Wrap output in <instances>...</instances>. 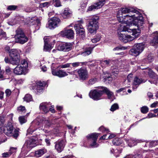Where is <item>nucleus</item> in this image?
<instances>
[{
	"label": "nucleus",
	"instance_id": "nucleus-34",
	"mask_svg": "<svg viewBox=\"0 0 158 158\" xmlns=\"http://www.w3.org/2000/svg\"><path fill=\"white\" fill-rule=\"evenodd\" d=\"M155 33H156L157 35L155 36L153 40L150 43L151 44L152 46H154L156 43H158V32L156 31L155 33H154V34Z\"/></svg>",
	"mask_w": 158,
	"mask_h": 158
},
{
	"label": "nucleus",
	"instance_id": "nucleus-9",
	"mask_svg": "<svg viewBox=\"0 0 158 158\" xmlns=\"http://www.w3.org/2000/svg\"><path fill=\"white\" fill-rule=\"evenodd\" d=\"M141 69H145V70L144 71V72L145 73H148L149 76L154 80H149L148 81L150 82L151 84H156L157 83V81L158 79V77L157 75L155 74V73L153 72L151 70L148 68H142Z\"/></svg>",
	"mask_w": 158,
	"mask_h": 158
},
{
	"label": "nucleus",
	"instance_id": "nucleus-56",
	"mask_svg": "<svg viewBox=\"0 0 158 158\" xmlns=\"http://www.w3.org/2000/svg\"><path fill=\"white\" fill-rule=\"evenodd\" d=\"M99 130L101 131L102 132H104L105 131H106V132H108L109 131V130L106 128H105L103 126H101L99 129Z\"/></svg>",
	"mask_w": 158,
	"mask_h": 158
},
{
	"label": "nucleus",
	"instance_id": "nucleus-5",
	"mask_svg": "<svg viewBox=\"0 0 158 158\" xmlns=\"http://www.w3.org/2000/svg\"><path fill=\"white\" fill-rule=\"evenodd\" d=\"M144 48V44L142 43L135 44L130 50L129 53L132 55L137 56L143 51Z\"/></svg>",
	"mask_w": 158,
	"mask_h": 158
},
{
	"label": "nucleus",
	"instance_id": "nucleus-51",
	"mask_svg": "<svg viewBox=\"0 0 158 158\" xmlns=\"http://www.w3.org/2000/svg\"><path fill=\"white\" fill-rule=\"evenodd\" d=\"M100 39V36H95L94 38L91 40L92 42L93 43H96L99 41Z\"/></svg>",
	"mask_w": 158,
	"mask_h": 158
},
{
	"label": "nucleus",
	"instance_id": "nucleus-7",
	"mask_svg": "<svg viewBox=\"0 0 158 158\" xmlns=\"http://www.w3.org/2000/svg\"><path fill=\"white\" fill-rule=\"evenodd\" d=\"M15 37L18 40V42L21 44H23L28 40L26 36L22 29L20 28L18 29L16 31Z\"/></svg>",
	"mask_w": 158,
	"mask_h": 158
},
{
	"label": "nucleus",
	"instance_id": "nucleus-17",
	"mask_svg": "<svg viewBox=\"0 0 158 158\" xmlns=\"http://www.w3.org/2000/svg\"><path fill=\"white\" fill-rule=\"evenodd\" d=\"M52 74L55 76L58 77H62L68 75L66 72L62 70L59 69H54L52 68Z\"/></svg>",
	"mask_w": 158,
	"mask_h": 158
},
{
	"label": "nucleus",
	"instance_id": "nucleus-52",
	"mask_svg": "<svg viewBox=\"0 0 158 158\" xmlns=\"http://www.w3.org/2000/svg\"><path fill=\"white\" fill-rule=\"evenodd\" d=\"M147 59L149 62H152L153 60V55L152 53L149 54L147 56Z\"/></svg>",
	"mask_w": 158,
	"mask_h": 158
},
{
	"label": "nucleus",
	"instance_id": "nucleus-59",
	"mask_svg": "<svg viewBox=\"0 0 158 158\" xmlns=\"http://www.w3.org/2000/svg\"><path fill=\"white\" fill-rule=\"evenodd\" d=\"M5 93L6 97H9L11 94V91L9 89H7L5 91Z\"/></svg>",
	"mask_w": 158,
	"mask_h": 158
},
{
	"label": "nucleus",
	"instance_id": "nucleus-55",
	"mask_svg": "<svg viewBox=\"0 0 158 158\" xmlns=\"http://www.w3.org/2000/svg\"><path fill=\"white\" fill-rule=\"evenodd\" d=\"M82 64L83 63L82 62H76L73 63L71 64H72V66L74 67H77L79 66L80 64L82 65Z\"/></svg>",
	"mask_w": 158,
	"mask_h": 158
},
{
	"label": "nucleus",
	"instance_id": "nucleus-37",
	"mask_svg": "<svg viewBox=\"0 0 158 158\" xmlns=\"http://www.w3.org/2000/svg\"><path fill=\"white\" fill-rule=\"evenodd\" d=\"M24 101H26L27 102H29L31 101L32 100V98L31 96L28 94H26L23 98Z\"/></svg>",
	"mask_w": 158,
	"mask_h": 158
},
{
	"label": "nucleus",
	"instance_id": "nucleus-61",
	"mask_svg": "<svg viewBox=\"0 0 158 158\" xmlns=\"http://www.w3.org/2000/svg\"><path fill=\"white\" fill-rule=\"evenodd\" d=\"M52 113H53L55 112V110L54 109V106H50L49 108V110Z\"/></svg>",
	"mask_w": 158,
	"mask_h": 158
},
{
	"label": "nucleus",
	"instance_id": "nucleus-41",
	"mask_svg": "<svg viewBox=\"0 0 158 158\" xmlns=\"http://www.w3.org/2000/svg\"><path fill=\"white\" fill-rule=\"evenodd\" d=\"M97 81V79L96 78H91L89 81L87 85L88 86L94 84Z\"/></svg>",
	"mask_w": 158,
	"mask_h": 158
},
{
	"label": "nucleus",
	"instance_id": "nucleus-64",
	"mask_svg": "<svg viewBox=\"0 0 158 158\" xmlns=\"http://www.w3.org/2000/svg\"><path fill=\"white\" fill-rule=\"evenodd\" d=\"M158 104V102H156L152 104L151 105V107L152 108L155 107Z\"/></svg>",
	"mask_w": 158,
	"mask_h": 158
},
{
	"label": "nucleus",
	"instance_id": "nucleus-10",
	"mask_svg": "<svg viewBox=\"0 0 158 158\" xmlns=\"http://www.w3.org/2000/svg\"><path fill=\"white\" fill-rule=\"evenodd\" d=\"M77 36L83 39L85 38V31L83 26L80 24H76L74 26Z\"/></svg>",
	"mask_w": 158,
	"mask_h": 158
},
{
	"label": "nucleus",
	"instance_id": "nucleus-25",
	"mask_svg": "<svg viewBox=\"0 0 158 158\" xmlns=\"http://www.w3.org/2000/svg\"><path fill=\"white\" fill-rule=\"evenodd\" d=\"M114 66H112L111 69L112 70V73L111 75V77H108L106 78L108 81H112V79H115L116 78V77L118 73V71L117 69H113Z\"/></svg>",
	"mask_w": 158,
	"mask_h": 158
},
{
	"label": "nucleus",
	"instance_id": "nucleus-13",
	"mask_svg": "<svg viewBox=\"0 0 158 158\" xmlns=\"http://www.w3.org/2000/svg\"><path fill=\"white\" fill-rule=\"evenodd\" d=\"M60 22V20L56 17H53L49 20L46 27L52 29L57 27Z\"/></svg>",
	"mask_w": 158,
	"mask_h": 158
},
{
	"label": "nucleus",
	"instance_id": "nucleus-45",
	"mask_svg": "<svg viewBox=\"0 0 158 158\" xmlns=\"http://www.w3.org/2000/svg\"><path fill=\"white\" fill-rule=\"evenodd\" d=\"M98 9L95 3L93 5H91L89 6L87 10V11H92L96 9Z\"/></svg>",
	"mask_w": 158,
	"mask_h": 158
},
{
	"label": "nucleus",
	"instance_id": "nucleus-15",
	"mask_svg": "<svg viewBox=\"0 0 158 158\" xmlns=\"http://www.w3.org/2000/svg\"><path fill=\"white\" fill-rule=\"evenodd\" d=\"M99 134L98 133H94L89 134L87 136V137L88 139H92V142L90 145L91 147L94 148L98 147V145L96 143V141Z\"/></svg>",
	"mask_w": 158,
	"mask_h": 158
},
{
	"label": "nucleus",
	"instance_id": "nucleus-35",
	"mask_svg": "<svg viewBox=\"0 0 158 158\" xmlns=\"http://www.w3.org/2000/svg\"><path fill=\"white\" fill-rule=\"evenodd\" d=\"M117 19L118 21L122 23V24H124V16L122 14L119 13L118 12L117 13Z\"/></svg>",
	"mask_w": 158,
	"mask_h": 158
},
{
	"label": "nucleus",
	"instance_id": "nucleus-60",
	"mask_svg": "<svg viewBox=\"0 0 158 158\" xmlns=\"http://www.w3.org/2000/svg\"><path fill=\"white\" fill-rule=\"evenodd\" d=\"M132 158H142L141 155L136 154L134 155H132Z\"/></svg>",
	"mask_w": 158,
	"mask_h": 158
},
{
	"label": "nucleus",
	"instance_id": "nucleus-22",
	"mask_svg": "<svg viewBox=\"0 0 158 158\" xmlns=\"http://www.w3.org/2000/svg\"><path fill=\"white\" fill-rule=\"evenodd\" d=\"M35 146V141L32 139H29L27 140L23 145V147L30 149Z\"/></svg>",
	"mask_w": 158,
	"mask_h": 158
},
{
	"label": "nucleus",
	"instance_id": "nucleus-62",
	"mask_svg": "<svg viewBox=\"0 0 158 158\" xmlns=\"http://www.w3.org/2000/svg\"><path fill=\"white\" fill-rule=\"evenodd\" d=\"M4 60L6 63H10L11 64V63L10 62V59H9L8 57H5L4 59Z\"/></svg>",
	"mask_w": 158,
	"mask_h": 158
},
{
	"label": "nucleus",
	"instance_id": "nucleus-46",
	"mask_svg": "<svg viewBox=\"0 0 158 158\" xmlns=\"http://www.w3.org/2000/svg\"><path fill=\"white\" fill-rule=\"evenodd\" d=\"M51 4L50 2H46L44 3H41L40 4L39 7L40 8L45 7H48Z\"/></svg>",
	"mask_w": 158,
	"mask_h": 158
},
{
	"label": "nucleus",
	"instance_id": "nucleus-36",
	"mask_svg": "<svg viewBox=\"0 0 158 158\" xmlns=\"http://www.w3.org/2000/svg\"><path fill=\"white\" fill-rule=\"evenodd\" d=\"M105 0H98V2L95 3V4L97 6L98 9L101 7L105 3Z\"/></svg>",
	"mask_w": 158,
	"mask_h": 158
},
{
	"label": "nucleus",
	"instance_id": "nucleus-21",
	"mask_svg": "<svg viewBox=\"0 0 158 158\" xmlns=\"http://www.w3.org/2000/svg\"><path fill=\"white\" fill-rule=\"evenodd\" d=\"M146 80L139 78L137 77H135L133 81V89H136L137 87L141 83H144Z\"/></svg>",
	"mask_w": 158,
	"mask_h": 158
},
{
	"label": "nucleus",
	"instance_id": "nucleus-27",
	"mask_svg": "<svg viewBox=\"0 0 158 158\" xmlns=\"http://www.w3.org/2000/svg\"><path fill=\"white\" fill-rule=\"evenodd\" d=\"M63 35L69 39H73L74 37V33L71 29L65 30L63 32Z\"/></svg>",
	"mask_w": 158,
	"mask_h": 158
},
{
	"label": "nucleus",
	"instance_id": "nucleus-2",
	"mask_svg": "<svg viewBox=\"0 0 158 158\" xmlns=\"http://www.w3.org/2000/svg\"><path fill=\"white\" fill-rule=\"evenodd\" d=\"M99 18L98 16H94L90 19L88 25L89 32L91 34H95L98 29V21Z\"/></svg>",
	"mask_w": 158,
	"mask_h": 158
},
{
	"label": "nucleus",
	"instance_id": "nucleus-39",
	"mask_svg": "<svg viewBox=\"0 0 158 158\" xmlns=\"http://www.w3.org/2000/svg\"><path fill=\"white\" fill-rule=\"evenodd\" d=\"M112 143L114 145H119L121 144L120 139L118 138H115L113 140Z\"/></svg>",
	"mask_w": 158,
	"mask_h": 158
},
{
	"label": "nucleus",
	"instance_id": "nucleus-48",
	"mask_svg": "<svg viewBox=\"0 0 158 158\" xmlns=\"http://www.w3.org/2000/svg\"><path fill=\"white\" fill-rule=\"evenodd\" d=\"M6 33L2 30L0 29V39H6Z\"/></svg>",
	"mask_w": 158,
	"mask_h": 158
},
{
	"label": "nucleus",
	"instance_id": "nucleus-24",
	"mask_svg": "<svg viewBox=\"0 0 158 158\" xmlns=\"http://www.w3.org/2000/svg\"><path fill=\"white\" fill-rule=\"evenodd\" d=\"M45 86V84L44 82L42 83L41 81L38 82L36 83L35 87V91L39 93L42 92L44 89Z\"/></svg>",
	"mask_w": 158,
	"mask_h": 158
},
{
	"label": "nucleus",
	"instance_id": "nucleus-20",
	"mask_svg": "<svg viewBox=\"0 0 158 158\" xmlns=\"http://www.w3.org/2000/svg\"><path fill=\"white\" fill-rule=\"evenodd\" d=\"M114 61L110 59L105 60H100V63L101 66L102 68H105L107 67L111 66V64H114Z\"/></svg>",
	"mask_w": 158,
	"mask_h": 158
},
{
	"label": "nucleus",
	"instance_id": "nucleus-12",
	"mask_svg": "<svg viewBox=\"0 0 158 158\" xmlns=\"http://www.w3.org/2000/svg\"><path fill=\"white\" fill-rule=\"evenodd\" d=\"M103 94L102 89H95L91 91L89 93V97L94 100H97L100 99V97Z\"/></svg>",
	"mask_w": 158,
	"mask_h": 158
},
{
	"label": "nucleus",
	"instance_id": "nucleus-8",
	"mask_svg": "<svg viewBox=\"0 0 158 158\" xmlns=\"http://www.w3.org/2000/svg\"><path fill=\"white\" fill-rule=\"evenodd\" d=\"M144 22V20L143 17L142 16L141 14L139 12V16L138 17H135L134 18L133 21H132V23L131 24V27L130 28H132L131 26L132 25H135L136 26L138 27V28L134 29H135L137 30L139 29L140 32V30L139 29H140L142 27H141L142 26Z\"/></svg>",
	"mask_w": 158,
	"mask_h": 158
},
{
	"label": "nucleus",
	"instance_id": "nucleus-1",
	"mask_svg": "<svg viewBox=\"0 0 158 158\" xmlns=\"http://www.w3.org/2000/svg\"><path fill=\"white\" fill-rule=\"evenodd\" d=\"M120 29V32H118V36L121 41L126 43L133 40L140 34V31L133 28H129L127 26H123Z\"/></svg>",
	"mask_w": 158,
	"mask_h": 158
},
{
	"label": "nucleus",
	"instance_id": "nucleus-18",
	"mask_svg": "<svg viewBox=\"0 0 158 158\" xmlns=\"http://www.w3.org/2000/svg\"><path fill=\"white\" fill-rule=\"evenodd\" d=\"M118 12L122 14H132L139 13V12L132 8H123L119 10Z\"/></svg>",
	"mask_w": 158,
	"mask_h": 158
},
{
	"label": "nucleus",
	"instance_id": "nucleus-30",
	"mask_svg": "<svg viewBox=\"0 0 158 158\" xmlns=\"http://www.w3.org/2000/svg\"><path fill=\"white\" fill-rule=\"evenodd\" d=\"M102 89L103 94L104 93H106L109 98H110L113 95V93L110 91L107 88L102 87Z\"/></svg>",
	"mask_w": 158,
	"mask_h": 158
},
{
	"label": "nucleus",
	"instance_id": "nucleus-28",
	"mask_svg": "<svg viewBox=\"0 0 158 158\" xmlns=\"http://www.w3.org/2000/svg\"><path fill=\"white\" fill-rule=\"evenodd\" d=\"M72 12L69 8H66L63 11L62 16L64 19L69 18L72 15Z\"/></svg>",
	"mask_w": 158,
	"mask_h": 158
},
{
	"label": "nucleus",
	"instance_id": "nucleus-40",
	"mask_svg": "<svg viewBox=\"0 0 158 158\" xmlns=\"http://www.w3.org/2000/svg\"><path fill=\"white\" fill-rule=\"evenodd\" d=\"M93 48H89L84 52L82 54L85 56H88L89 55L91 52Z\"/></svg>",
	"mask_w": 158,
	"mask_h": 158
},
{
	"label": "nucleus",
	"instance_id": "nucleus-16",
	"mask_svg": "<svg viewBox=\"0 0 158 158\" xmlns=\"http://www.w3.org/2000/svg\"><path fill=\"white\" fill-rule=\"evenodd\" d=\"M65 144L64 140H59L55 143V148L58 152H60L63 149Z\"/></svg>",
	"mask_w": 158,
	"mask_h": 158
},
{
	"label": "nucleus",
	"instance_id": "nucleus-29",
	"mask_svg": "<svg viewBox=\"0 0 158 158\" xmlns=\"http://www.w3.org/2000/svg\"><path fill=\"white\" fill-rule=\"evenodd\" d=\"M46 152V150L45 149H39L35 151L34 156L36 157H40Z\"/></svg>",
	"mask_w": 158,
	"mask_h": 158
},
{
	"label": "nucleus",
	"instance_id": "nucleus-43",
	"mask_svg": "<svg viewBox=\"0 0 158 158\" xmlns=\"http://www.w3.org/2000/svg\"><path fill=\"white\" fill-rule=\"evenodd\" d=\"M20 65H21L23 68H25L26 69H27L28 67V63L27 61L25 60H23L21 61Z\"/></svg>",
	"mask_w": 158,
	"mask_h": 158
},
{
	"label": "nucleus",
	"instance_id": "nucleus-6",
	"mask_svg": "<svg viewBox=\"0 0 158 158\" xmlns=\"http://www.w3.org/2000/svg\"><path fill=\"white\" fill-rule=\"evenodd\" d=\"M139 13L132 14H127L124 16V25H121V27H122L123 26H127L129 28L131 27V24L132 21L135 17H138Z\"/></svg>",
	"mask_w": 158,
	"mask_h": 158
},
{
	"label": "nucleus",
	"instance_id": "nucleus-3",
	"mask_svg": "<svg viewBox=\"0 0 158 158\" xmlns=\"http://www.w3.org/2000/svg\"><path fill=\"white\" fill-rule=\"evenodd\" d=\"M4 132L7 135L12 136L16 139L18 136L19 134L18 130L14 128L11 124L8 125L4 128Z\"/></svg>",
	"mask_w": 158,
	"mask_h": 158
},
{
	"label": "nucleus",
	"instance_id": "nucleus-23",
	"mask_svg": "<svg viewBox=\"0 0 158 158\" xmlns=\"http://www.w3.org/2000/svg\"><path fill=\"white\" fill-rule=\"evenodd\" d=\"M51 104L49 103L42 102L40 106V109L42 111L45 113H46L49 111V108Z\"/></svg>",
	"mask_w": 158,
	"mask_h": 158
},
{
	"label": "nucleus",
	"instance_id": "nucleus-4",
	"mask_svg": "<svg viewBox=\"0 0 158 158\" xmlns=\"http://www.w3.org/2000/svg\"><path fill=\"white\" fill-rule=\"evenodd\" d=\"M9 55L10 58V62L13 65L19 64L20 61V55L18 50L12 49L9 52Z\"/></svg>",
	"mask_w": 158,
	"mask_h": 158
},
{
	"label": "nucleus",
	"instance_id": "nucleus-32",
	"mask_svg": "<svg viewBox=\"0 0 158 158\" xmlns=\"http://www.w3.org/2000/svg\"><path fill=\"white\" fill-rule=\"evenodd\" d=\"M40 123H42V125H44L45 128L49 127L51 125V123L49 120L43 119L40 120Z\"/></svg>",
	"mask_w": 158,
	"mask_h": 158
},
{
	"label": "nucleus",
	"instance_id": "nucleus-44",
	"mask_svg": "<svg viewBox=\"0 0 158 158\" xmlns=\"http://www.w3.org/2000/svg\"><path fill=\"white\" fill-rule=\"evenodd\" d=\"M62 0H53L54 5L56 7H59L61 6L60 1Z\"/></svg>",
	"mask_w": 158,
	"mask_h": 158
},
{
	"label": "nucleus",
	"instance_id": "nucleus-50",
	"mask_svg": "<svg viewBox=\"0 0 158 158\" xmlns=\"http://www.w3.org/2000/svg\"><path fill=\"white\" fill-rule=\"evenodd\" d=\"M18 6L16 5H10L8 6L7 9L10 10H14L17 9Z\"/></svg>",
	"mask_w": 158,
	"mask_h": 158
},
{
	"label": "nucleus",
	"instance_id": "nucleus-49",
	"mask_svg": "<svg viewBox=\"0 0 158 158\" xmlns=\"http://www.w3.org/2000/svg\"><path fill=\"white\" fill-rule=\"evenodd\" d=\"M19 120L21 124H22L26 123L27 119L24 116H20L19 118Z\"/></svg>",
	"mask_w": 158,
	"mask_h": 158
},
{
	"label": "nucleus",
	"instance_id": "nucleus-19",
	"mask_svg": "<svg viewBox=\"0 0 158 158\" xmlns=\"http://www.w3.org/2000/svg\"><path fill=\"white\" fill-rule=\"evenodd\" d=\"M17 65V66L14 70V73L17 75L25 74L26 70L25 68H23L21 65H20L19 64Z\"/></svg>",
	"mask_w": 158,
	"mask_h": 158
},
{
	"label": "nucleus",
	"instance_id": "nucleus-14",
	"mask_svg": "<svg viewBox=\"0 0 158 158\" xmlns=\"http://www.w3.org/2000/svg\"><path fill=\"white\" fill-rule=\"evenodd\" d=\"M72 44L70 43H63L60 44L57 47V50L64 52H68L72 48Z\"/></svg>",
	"mask_w": 158,
	"mask_h": 158
},
{
	"label": "nucleus",
	"instance_id": "nucleus-38",
	"mask_svg": "<svg viewBox=\"0 0 158 158\" xmlns=\"http://www.w3.org/2000/svg\"><path fill=\"white\" fill-rule=\"evenodd\" d=\"M18 112L21 114L24 113L26 112V110L24 106H20L18 108Z\"/></svg>",
	"mask_w": 158,
	"mask_h": 158
},
{
	"label": "nucleus",
	"instance_id": "nucleus-54",
	"mask_svg": "<svg viewBox=\"0 0 158 158\" xmlns=\"http://www.w3.org/2000/svg\"><path fill=\"white\" fill-rule=\"evenodd\" d=\"M121 152V150H119L117 149H115L114 150V156L117 157L119 156V154Z\"/></svg>",
	"mask_w": 158,
	"mask_h": 158
},
{
	"label": "nucleus",
	"instance_id": "nucleus-53",
	"mask_svg": "<svg viewBox=\"0 0 158 158\" xmlns=\"http://www.w3.org/2000/svg\"><path fill=\"white\" fill-rule=\"evenodd\" d=\"M158 143V140L157 141H152L150 142L149 146L150 147H153L156 145Z\"/></svg>",
	"mask_w": 158,
	"mask_h": 158
},
{
	"label": "nucleus",
	"instance_id": "nucleus-57",
	"mask_svg": "<svg viewBox=\"0 0 158 158\" xmlns=\"http://www.w3.org/2000/svg\"><path fill=\"white\" fill-rule=\"evenodd\" d=\"M35 10V9H33L32 7L27 8L25 10V12H30Z\"/></svg>",
	"mask_w": 158,
	"mask_h": 158
},
{
	"label": "nucleus",
	"instance_id": "nucleus-63",
	"mask_svg": "<svg viewBox=\"0 0 158 158\" xmlns=\"http://www.w3.org/2000/svg\"><path fill=\"white\" fill-rule=\"evenodd\" d=\"M5 71L6 73H9L10 72V69L9 66H6L5 68Z\"/></svg>",
	"mask_w": 158,
	"mask_h": 158
},
{
	"label": "nucleus",
	"instance_id": "nucleus-58",
	"mask_svg": "<svg viewBox=\"0 0 158 158\" xmlns=\"http://www.w3.org/2000/svg\"><path fill=\"white\" fill-rule=\"evenodd\" d=\"M71 64L67 63L64 64H62L60 66L62 68H67L69 67Z\"/></svg>",
	"mask_w": 158,
	"mask_h": 158
},
{
	"label": "nucleus",
	"instance_id": "nucleus-26",
	"mask_svg": "<svg viewBox=\"0 0 158 158\" xmlns=\"http://www.w3.org/2000/svg\"><path fill=\"white\" fill-rule=\"evenodd\" d=\"M51 39V37L49 36L45 37L44 38V50L46 51H49L52 49V47L49 44H48L47 40Z\"/></svg>",
	"mask_w": 158,
	"mask_h": 158
},
{
	"label": "nucleus",
	"instance_id": "nucleus-11",
	"mask_svg": "<svg viewBox=\"0 0 158 158\" xmlns=\"http://www.w3.org/2000/svg\"><path fill=\"white\" fill-rule=\"evenodd\" d=\"M75 72L78 73L81 80H85L87 79L89 77L88 72L85 68H81L77 70H76Z\"/></svg>",
	"mask_w": 158,
	"mask_h": 158
},
{
	"label": "nucleus",
	"instance_id": "nucleus-47",
	"mask_svg": "<svg viewBox=\"0 0 158 158\" xmlns=\"http://www.w3.org/2000/svg\"><path fill=\"white\" fill-rule=\"evenodd\" d=\"M118 106L117 103H115L113 105L110 109V110L112 111H114L118 108Z\"/></svg>",
	"mask_w": 158,
	"mask_h": 158
},
{
	"label": "nucleus",
	"instance_id": "nucleus-42",
	"mask_svg": "<svg viewBox=\"0 0 158 158\" xmlns=\"http://www.w3.org/2000/svg\"><path fill=\"white\" fill-rule=\"evenodd\" d=\"M148 108L146 106L142 107L141 108V112L143 114H146L148 111Z\"/></svg>",
	"mask_w": 158,
	"mask_h": 158
},
{
	"label": "nucleus",
	"instance_id": "nucleus-33",
	"mask_svg": "<svg viewBox=\"0 0 158 158\" xmlns=\"http://www.w3.org/2000/svg\"><path fill=\"white\" fill-rule=\"evenodd\" d=\"M15 148H11L9 152L4 153L2 154L3 157H7L11 155L12 152H14L15 151Z\"/></svg>",
	"mask_w": 158,
	"mask_h": 158
},
{
	"label": "nucleus",
	"instance_id": "nucleus-31",
	"mask_svg": "<svg viewBox=\"0 0 158 158\" xmlns=\"http://www.w3.org/2000/svg\"><path fill=\"white\" fill-rule=\"evenodd\" d=\"M127 143L130 146H131L135 145L137 143L140 142L139 140H135L132 139H130L128 140H127Z\"/></svg>",
	"mask_w": 158,
	"mask_h": 158
}]
</instances>
